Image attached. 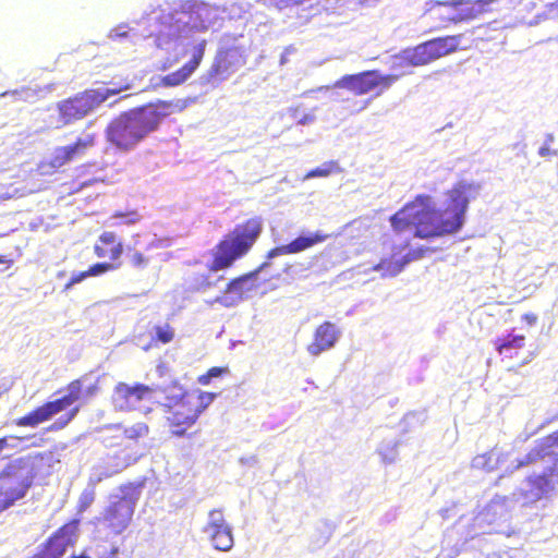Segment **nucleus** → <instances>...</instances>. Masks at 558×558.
<instances>
[{
    "mask_svg": "<svg viewBox=\"0 0 558 558\" xmlns=\"http://www.w3.org/2000/svg\"><path fill=\"white\" fill-rule=\"evenodd\" d=\"M481 185L473 182L459 181L446 191V206L435 208L430 195L418 194L404 204L390 217L396 232L411 228L420 239L440 238L459 232L465 219V213L472 199L478 195Z\"/></svg>",
    "mask_w": 558,
    "mask_h": 558,
    "instance_id": "f257e3e1",
    "label": "nucleus"
},
{
    "mask_svg": "<svg viewBox=\"0 0 558 558\" xmlns=\"http://www.w3.org/2000/svg\"><path fill=\"white\" fill-rule=\"evenodd\" d=\"M181 107L172 100L157 99L121 112L105 131L107 142L121 153L135 149Z\"/></svg>",
    "mask_w": 558,
    "mask_h": 558,
    "instance_id": "f03ea898",
    "label": "nucleus"
},
{
    "mask_svg": "<svg viewBox=\"0 0 558 558\" xmlns=\"http://www.w3.org/2000/svg\"><path fill=\"white\" fill-rule=\"evenodd\" d=\"M215 397V393L201 390L167 393L160 407L169 433L179 438L189 436V430L196 425Z\"/></svg>",
    "mask_w": 558,
    "mask_h": 558,
    "instance_id": "7ed1b4c3",
    "label": "nucleus"
},
{
    "mask_svg": "<svg viewBox=\"0 0 558 558\" xmlns=\"http://www.w3.org/2000/svg\"><path fill=\"white\" fill-rule=\"evenodd\" d=\"M262 231L263 219L260 217H252L236 225L216 245L209 270L218 271L232 267L235 260L251 251Z\"/></svg>",
    "mask_w": 558,
    "mask_h": 558,
    "instance_id": "20e7f679",
    "label": "nucleus"
},
{
    "mask_svg": "<svg viewBox=\"0 0 558 558\" xmlns=\"http://www.w3.org/2000/svg\"><path fill=\"white\" fill-rule=\"evenodd\" d=\"M45 453L22 457L9 462L0 472V512L22 499L36 477L33 459H44Z\"/></svg>",
    "mask_w": 558,
    "mask_h": 558,
    "instance_id": "39448f33",
    "label": "nucleus"
},
{
    "mask_svg": "<svg viewBox=\"0 0 558 558\" xmlns=\"http://www.w3.org/2000/svg\"><path fill=\"white\" fill-rule=\"evenodd\" d=\"M125 85L119 88H87L57 102L59 120L64 124H71L87 117L101 104L122 90L129 89Z\"/></svg>",
    "mask_w": 558,
    "mask_h": 558,
    "instance_id": "423d86ee",
    "label": "nucleus"
},
{
    "mask_svg": "<svg viewBox=\"0 0 558 558\" xmlns=\"http://www.w3.org/2000/svg\"><path fill=\"white\" fill-rule=\"evenodd\" d=\"M471 12L463 11L461 0H428L425 2L421 17L432 31H440L469 22Z\"/></svg>",
    "mask_w": 558,
    "mask_h": 558,
    "instance_id": "0eeeda50",
    "label": "nucleus"
},
{
    "mask_svg": "<svg viewBox=\"0 0 558 558\" xmlns=\"http://www.w3.org/2000/svg\"><path fill=\"white\" fill-rule=\"evenodd\" d=\"M82 379H74L68 385V393L52 401H47L31 412L15 420L20 427H36L73 404L82 397Z\"/></svg>",
    "mask_w": 558,
    "mask_h": 558,
    "instance_id": "6e6552de",
    "label": "nucleus"
},
{
    "mask_svg": "<svg viewBox=\"0 0 558 558\" xmlns=\"http://www.w3.org/2000/svg\"><path fill=\"white\" fill-rule=\"evenodd\" d=\"M122 496L112 501L104 511L102 519L112 532H123L132 521L135 505L140 497L137 487L133 484L120 486Z\"/></svg>",
    "mask_w": 558,
    "mask_h": 558,
    "instance_id": "1a4fd4ad",
    "label": "nucleus"
},
{
    "mask_svg": "<svg viewBox=\"0 0 558 558\" xmlns=\"http://www.w3.org/2000/svg\"><path fill=\"white\" fill-rule=\"evenodd\" d=\"M96 145V133H83L73 143L57 147L46 166L54 170L60 169L70 162L86 157Z\"/></svg>",
    "mask_w": 558,
    "mask_h": 558,
    "instance_id": "9d476101",
    "label": "nucleus"
},
{
    "mask_svg": "<svg viewBox=\"0 0 558 558\" xmlns=\"http://www.w3.org/2000/svg\"><path fill=\"white\" fill-rule=\"evenodd\" d=\"M246 58L240 47L219 48L207 72L208 81L222 82L245 65Z\"/></svg>",
    "mask_w": 558,
    "mask_h": 558,
    "instance_id": "9b49d317",
    "label": "nucleus"
},
{
    "mask_svg": "<svg viewBox=\"0 0 558 558\" xmlns=\"http://www.w3.org/2000/svg\"><path fill=\"white\" fill-rule=\"evenodd\" d=\"M75 532L76 522L74 521L61 525L28 558H62L66 549L73 546Z\"/></svg>",
    "mask_w": 558,
    "mask_h": 558,
    "instance_id": "f8f14e48",
    "label": "nucleus"
},
{
    "mask_svg": "<svg viewBox=\"0 0 558 558\" xmlns=\"http://www.w3.org/2000/svg\"><path fill=\"white\" fill-rule=\"evenodd\" d=\"M462 34L446 35L426 40L417 46L415 50L422 65H427L442 57L459 50Z\"/></svg>",
    "mask_w": 558,
    "mask_h": 558,
    "instance_id": "ddd939ff",
    "label": "nucleus"
},
{
    "mask_svg": "<svg viewBox=\"0 0 558 558\" xmlns=\"http://www.w3.org/2000/svg\"><path fill=\"white\" fill-rule=\"evenodd\" d=\"M154 389L147 385L136 383L129 385L120 381L113 388L112 400L114 405L121 411L135 410L140 402L148 399Z\"/></svg>",
    "mask_w": 558,
    "mask_h": 558,
    "instance_id": "4468645a",
    "label": "nucleus"
},
{
    "mask_svg": "<svg viewBox=\"0 0 558 558\" xmlns=\"http://www.w3.org/2000/svg\"><path fill=\"white\" fill-rule=\"evenodd\" d=\"M207 41L205 39L201 40L193 50V54L191 60L184 63L180 69L174 72H171L162 77H160L159 82L156 86L159 87H175L185 83L192 74L198 69L201 65L206 50Z\"/></svg>",
    "mask_w": 558,
    "mask_h": 558,
    "instance_id": "2eb2a0df",
    "label": "nucleus"
},
{
    "mask_svg": "<svg viewBox=\"0 0 558 558\" xmlns=\"http://www.w3.org/2000/svg\"><path fill=\"white\" fill-rule=\"evenodd\" d=\"M205 531L210 536V541L216 549L227 551L232 548L233 536L231 529L226 523L220 509H214L209 512V520Z\"/></svg>",
    "mask_w": 558,
    "mask_h": 558,
    "instance_id": "dca6fc26",
    "label": "nucleus"
},
{
    "mask_svg": "<svg viewBox=\"0 0 558 558\" xmlns=\"http://www.w3.org/2000/svg\"><path fill=\"white\" fill-rule=\"evenodd\" d=\"M554 474V469H549L548 473L529 476L526 478L527 489L521 493L524 499L523 506L531 507L537 501L547 498L554 490V484L550 476Z\"/></svg>",
    "mask_w": 558,
    "mask_h": 558,
    "instance_id": "f3484780",
    "label": "nucleus"
},
{
    "mask_svg": "<svg viewBox=\"0 0 558 558\" xmlns=\"http://www.w3.org/2000/svg\"><path fill=\"white\" fill-rule=\"evenodd\" d=\"M329 235L322 231H315L306 235H299L291 242L276 246L268 251L267 258H274L281 255H292L304 252L319 243L325 242Z\"/></svg>",
    "mask_w": 558,
    "mask_h": 558,
    "instance_id": "a211bd4d",
    "label": "nucleus"
},
{
    "mask_svg": "<svg viewBox=\"0 0 558 558\" xmlns=\"http://www.w3.org/2000/svg\"><path fill=\"white\" fill-rule=\"evenodd\" d=\"M94 254L111 263H121L124 245L121 238L113 231H104L94 244Z\"/></svg>",
    "mask_w": 558,
    "mask_h": 558,
    "instance_id": "6ab92c4d",
    "label": "nucleus"
},
{
    "mask_svg": "<svg viewBox=\"0 0 558 558\" xmlns=\"http://www.w3.org/2000/svg\"><path fill=\"white\" fill-rule=\"evenodd\" d=\"M423 253V250H410L405 255L401 256L395 252L374 266V270L379 271L383 277H395L400 274L410 262L421 258Z\"/></svg>",
    "mask_w": 558,
    "mask_h": 558,
    "instance_id": "aec40b11",
    "label": "nucleus"
},
{
    "mask_svg": "<svg viewBox=\"0 0 558 558\" xmlns=\"http://www.w3.org/2000/svg\"><path fill=\"white\" fill-rule=\"evenodd\" d=\"M373 77H376V70H368L356 74H347L339 78L335 86L345 88L355 95H364L375 89Z\"/></svg>",
    "mask_w": 558,
    "mask_h": 558,
    "instance_id": "412c9836",
    "label": "nucleus"
},
{
    "mask_svg": "<svg viewBox=\"0 0 558 558\" xmlns=\"http://www.w3.org/2000/svg\"><path fill=\"white\" fill-rule=\"evenodd\" d=\"M339 330L331 322H324L314 331L313 341L307 345V351L312 355H318L322 352L332 348L338 340Z\"/></svg>",
    "mask_w": 558,
    "mask_h": 558,
    "instance_id": "4be33fe9",
    "label": "nucleus"
},
{
    "mask_svg": "<svg viewBox=\"0 0 558 558\" xmlns=\"http://www.w3.org/2000/svg\"><path fill=\"white\" fill-rule=\"evenodd\" d=\"M257 270L244 274L236 278L231 279L222 294L216 299V301L225 306H232L243 299L244 292L247 290L245 283L255 278Z\"/></svg>",
    "mask_w": 558,
    "mask_h": 558,
    "instance_id": "5701e85b",
    "label": "nucleus"
},
{
    "mask_svg": "<svg viewBox=\"0 0 558 558\" xmlns=\"http://www.w3.org/2000/svg\"><path fill=\"white\" fill-rule=\"evenodd\" d=\"M494 345L499 355L505 359L518 357L519 351L525 347V337L523 335H508L502 338H497Z\"/></svg>",
    "mask_w": 558,
    "mask_h": 558,
    "instance_id": "b1692460",
    "label": "nucleus"
},
{
    "mask_svg": "<svg viewBox=\"0 0 558 558\" xmlns=\"http://www.w3.org/2000/svg\"><path fill=\"white\" fill-rule=\"evenodd\" d=\"M414 66H423L421 61H418V56L415 50V47L412 49L403 50L401 53L396 54L392 58V63H391L392 70H402L401 71V73H402V72H404V70H407L409 68H414ZM407 73L408 72L405 71V74Z\"/></svg>",
    "mask_w": 558,
    "mask_h": 558,
    "instance_id": "393cba45",
    "label": "nucleus"
},
{
    "mask_svg": "<svg viewBox=\"0 0 558 558\" xmlns=\"http://www.w3.org/2000/svg\"><path fill=\"white\" fill-rule=\"evenodd\" d=\"M119 434L113 436V438H122L137 441L141 438H144L149 433V427L144 422H137L132 426L124 427L123 429H118Z\"/></svg>",
    "mask_w": 558,
    "mask_h": 558,
    "instance_id": "a878e982",
    "label": "nucleus"
},
{
    "mask_svg": "<svg viewBox=\"0 0 558 558\" xmlns=\"http://www.w3.org/2000/svg\"><path fill=\"white\" fill-rule=\"evenodd\" d=\"M174 339V329L169 325H157L155 327V336L151 337L149 344L145 348H156L159 344L170 343Z\"/></svg>",
    "mask_w": 558,
    "mask_h": 558,
    "instance_id": "bb28decb",
    "label": "nucleus"
},
{
    "mask_svg": "<svg viewBox=\"0 0 558 558\" xmlns=\"http://www.w3.org/2000/svg\"><path fill=\"white\" fill-rule=\"evenodd\" d=\"M496 1L497 0H461L463 11L471 12L469 22L486 13L489 10V5Z\"/></svg>",
    "mask_w": 558,
    "mask_h": 558,
    "instance_id": "cd10ccee",
    "label": "nucleus"
},
{
    "mask_svg": "<svg viewBox=\"0 0 558 558\" xmlns=\"http://www.w3.org/2000/svg\"><path fill=\"white\" fill-rule=\"evenodd\" d=\"M558 447V429L544 439V445L535 447L526 454V462H536L546 456V448Z\"/></svg>",
    "mask_w": 558,
    "mask_h": 558,
    "instance_id": "c85d7f7f",
    "label": "nucleus"
},
{
    "mask_svg": "<svg viewBox=\"0 0 558 558\" xmlns=\"http://www.w3.org/2000/svg\"><path fill=\"white\" fill-rule=\"evenodd\" d=\"M340 171H341V168L339 166V162L336 160H330V161H327V162L323 163L322 166L308 171L305 174V179H311V178H315V177H324L325 178V177H329L332 173H338Z\"/></svg>",
    "mask_w": 558,
    "mask_h": 558,
    "instance_id": "c756f323",
    "label": "nucleus"
},
{
    "mask_svg": "<svg viewBox=\"0 0 558 558\" xmlns=\"http://www.w3.org/2000/svg\"><path fill=\"white\" fill-rule=\"evenodd\" d=\"M121 263L100 262L92 265L86 271L88 277H97L108 271L118 269Z\"/></svg>",
    "mask_w": 558,
    "mask_h": 558,
    "instance_id": "7c9ffc66",
    "label": "nucleus"
},
{
    "mask_svg": "<svg viewBox=\"0 0 558 558\" xmlns=\"http://www.w3.org/2000/svg\"><path fill=\"white\" fill-rule=\"evenodd\" d=\"M80 408L74 407L71 409L65 415L59 417L51 425H49L46 430L48 432H57L63 429L78 413Z\"/></svg>",
    "mask_w": 558,
    "mask_h": 558,
    "instance_id": "2f4dec72",
    "label": "nucleus"
},
{
    "mask_svg": "<svg viewBox=\"0 0 558 558\" xmlns=\"http://www.w3.org/2000/svg\"><path fill=\"white\" fill-rule=\"evenodd\" d=\"M403 75H405V72L399 74L381 75L378 71H376V77H373L375 88L380 87L381 89H387Z\"/></svg>",
    "mask_w": 558,
    "mask_h": 558,
    "instance_id": "473e14b6",
    "label": "nucleus"
},
{
    "mask_svg": "<svg viewBox=\"0 0 558 558\" xmlns=\"http://www.w3.org/2000/svg\"><path fill=\"white\" fill-rule=\"evenodd\" d=\"M229 373L227 366H214L210 367L205 374L198 376L197 381L201 385H209L213 378L220 377Z\"/></svg>",
    "mask_w": 558,
    "mask_h": 558,
    "instance_id": "72a5a7b5",
    "label": "nucleus"
},
{
    "mask_svg": "<svg viewBox=\"0 0 558 558\" xmlns=\"http://www.w3.org/2000/svg\"><path fill=\"white\" fill-rule=\"evenodd\" d=\"M215 282L209 280V275L205 272L195 274L191 279V287L194 290H206L213 287Z\"/></svg>",
    "mask_w": 558,
    "mask_h": 558,
    "instance_id": "f704fd0d",
    "label": "nucleus"
},
{
    "mask_svg": "<svg viewBox=\"0 0 558 558\" xmlns=\"http://www.w3.org/2000/svg\"><path fill=\"white\" fill-rule=\"evenodd\" d=\"M129 263L135 269H145L149 264V258L140 251H133L129 255Z\"/></svg>",
    "mask_w": 558,
    "mask_h": 558,
    "instance_id": "c9c22d12",
    "label": "nucleus"
},
{
    "mask_svg": "<svg viewBox=\"0 0 558 558\" xmlns=\"http://www.w3.org/2000/svg\"><path fill=\"white\" fill-rule=\"evenodd\" d=\"M343 110H345L349 114H354L357 112H361L364 110L368 104L369 100H350V99H343Z\"/></svg>",
    "mask_w": 558,
    "mask_h": 558,
    "instance_id": "e433bc0d",
    "label": "nucleus"
},
{
    "mask_svg": "<svg viewBox=\"0 0 558 558\" xmlns=\"http://www.w3.org/2000/svg\"><path fill=\"white\" fill-rule=\"evenodd\" d=\"M114 218H120L122 225L132 226L142 220V216L136 210L131 211H117Z\"/></svg>",
    "mask_w": 558,
    "mask_h": 558,
    "instance_id": "4c0bfd02",
    "label": "nucleus"
},
{
    "mask_svg": "<svg viewBox=\"0 0 558 558\" xmlns=\"http://www.w3.org/2000/svg\"><path fill=\"white\" fill-rule=\"evenodd\" d=\"M121 453H122V456H119V454L116 456V459H118L119 461L114 464V466L119 470H123V469L128 468L129 465L136 462L138 459V454L135 451L126 452V453L121 452Z\"/></svg>",
    "mask_w": 558,
    "mask_h": 558,
    "instance_id": "58836bf2",
    "label": "nucleus"
},
{
    "mask_svg": "<svg viewBox=\"0 0 558 558\" xmlns=\"http://www.w3.org/2000/svg\"><path fill=\"white\" fill-rule=\"evenodd\" d=\"M86 278H88V275H87V271H86V270H85V271H81V272H78V274H75V275H73V276L70 278L69 282L65 284V288H66V289H69V288H71L72 286H74V284H76V283L81 282L82 280H84V279H86Z\"/></svg>",
    "mask_w": 558,
    "mask_h": 558,
    "instance_id": "ea45409f",
    "label": "nucleus"
},
{
    "mask_svg": "<svg viewBox=\"0 0 558 558\" xmlns=\"http://www.w3.org/2000/svg\"><path fill=\"white\" fill-rule=\"evenodd\" d=\"M521 320L527 326H534L538 322V316L535 313H525L521 316Z\"/></svg>",
    "mask_w": 558,
    "mask_h": 558,
    "instance_id": "a19ab883",
    "label": "nucleus"
},
{
    "mask_svg": "<svg viewBox=\"0 0 558 558\" xmlns=\"http://www.w3.org/2000/svg\"><path fill=\"white\" fill-rule=\"evenodd\" d=\"M12 437L15 439H19V440L35 438L36 440L32 442V446H34V447H39L45 442V439L43 437H40V436L37 437L36 435H28V436H24V437H17V436H12Z\"/></svg>",
    "mask_w": 558,
    "mask_h": 558,
    "instance_id": "79ce46f5",
    "label": "nucleus"
},
{
    "mask_svg": "<svg viewBox=\"0 0 558 558\" xmlns=\"http://www.w3.org/2000/svg\"><path fill=\"white\" fill-rule=\"evenodd\" d=\"M538 154L539 156L542 157H548V156H551V155H556L557 153L555 150H553L549 145H544L542 146L539 149H538Z\"/></svg>",
    "mask_w": 558,
    "mask_h": 558,
    "instance_id": "37998d69",
    "label": "nucleus"
},
{
    "mask_svg": "<svg viewBox=\"0 0 558 558\" xmlns=\"http://www.w3.org/2000/svg\"><path fill=\"white\" fill-rule=\"evenodd\" d=\"M98 391V385L97 384H94L92 386H89L87 389H86V395L87 396H94L95 393H97Z\"/></svg>",
    "mask_w": 558,
    "mask_h": 558,
    "instance_id": "c03bdc74",
    "label": "nucleus"
},
{
    "mask_svg": "<svg viewBox=\"0 0 558 558\" xmlns=\"http://www.w3.org/2000/svg\"><path fill=\"white\" fill-rule=\"evenodd\" d=\"M0 264H7L8 267L12 266L13 265V259H10L8 258L7 256L4 255H1L0 256Z\"/></svg>",
    "mask_w": 558,
    "mask_h": 558,
    "instance_id": "a18cd8bd",
    "label": "nucleus"
},
{
    "mask_svg": "<svg viewBox=\"0 0 558 558\" xmlns=\"http://www.w3.org/2000/svg\"><path fill=\"white\" fill-rule=\"evenodd\" d=\"M530 360H531V356H529V357H526V359H523V360L521 361V364H522V365H523V364H526L527 362H530Z\"/></svg>",
    "mask_w": 558,
    "mask_h": 558,
    "instance_id": "49530a36",
    "label": "nucleus"
},
{
    "mask_svg": "<svg viewBox=\"0 0 558 558\" xmlns=\"http://www.w3.org/2000/svg\"><path fill=\"white\" fill-rule=\"evenodd\" d=\"M71 558H89V557H86V556H83V555H82V556H73V557H71Z\"/></svg>",
    "mask_w": 558,
    "mask_h": 558,
    "instance_id": "de8ad7c7",
    "label": "nucleus"
}]
</instances>
